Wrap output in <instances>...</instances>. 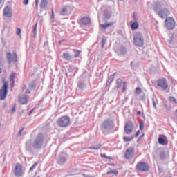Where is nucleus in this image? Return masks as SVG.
<instances>
[{
  "label": "nucleus",
  "mask_w": 177,
  "mask_h": 177,
  "mask_svg": "<svg viewBox=\"0 0 177 177\" xmlns=\"http://www.w3.org/2000/svg\"><path fill=\"white\" fill-rule=\"evenodd\" d=\"M160 160H165V158H167L165 151H164V149H160Z\"/></svg>",
  "instance_id": "393cba45"
},
{
  "label": "nucleus",
  "mask_w": 177,
  "mask_h": 177,
  "mask_svg": "<svg viewBox=\"0 0 177 177\" xmlns=\"http://www.w3.org/2000/svg\"><path fill=\"white\" fill-rule=\"evenodd\" d=\"M152 101L154 109H157V106L156 105V100H154V98H152Z\"/></svg>",
  "instance_id": "603ef678"
},
{
  "label": "nucleus",
  "mask_w": 177,
  "mask_h": 177,
  "mask_svg": "<svg viewBox=\"0 0 177 177\" xmlns=\"http://www.w3.org/2000/svg\"><path fill=\"white\" fill-rule=\"evenodd\" d=\"M107 175H111L113 174V175H117L118 174V171L117 169L111 170L109 171H107Z\"/></svg>",
  "instance_id": "7c9ffc66"
},
{
  "label": "nucleus",
  "mask_w": 177,
  "mask_h": 177,
  "mask_svg": "<svg viewBox=\"0 0 177 177\" xmlns=\"http://www.w3.org/2000/svg\"><path fill=\"white\" fill-rule=\"evenodd\" d=\"M133 21H138V14H136V12H133Z\"/></svg>",
  "instance_id": "a19ab883"
},
{
  "label": "nucleus",
  "mask_w": 177,
  "mask_h": 177,
  "mask_svg": "<svg viewBox=\"0 0 177 177\" xmlns=\"http://www.w3.org/2000/svg\"><path fill=\"white\" fill-rule=\"evenodd\" d=\"M3 15L4 16H6L7 17H12V8L9 7V6H6L3 10Z\"/></svg>",
  "instance_id": "ddd939ff"
},
{
  "label": "nucleus",
  "mask_w": 177,
  "mask_h": 177,
  "mask_svg": "<svg viewBox=\"0 0 177 177\" xmlns=\"http://www.w3.org/2000/svg\"><path fill=\"white\" fill-rule=\"evenodd\" d=\"M7 59L8 61L9 64L12 63V53H7Z\"/></svg>",
  "instance_id": "c756f323"
},
{
  "label": "nucleus",
  "mask_w": 177,
  "mask_h": 177,
  "mask_svg": "<svg viewBox=\"0 0 177 177\" xmlns=\"http://www.w3.org/2000/svg\"><path fill=\"white\" fill-rule=\"evenodd\" d=\"M102 147V144H98L96 146H91L89 147L90 150H99Z\"/></svg>",
  "instance_id": "cd10ccee"
},
{
  "label": "nucleus",
  "mask_w": 177,
  "mask_h": 177,
  "mask_svg": "<svg viewBox=\"0 0 177 177\" xmlns=\"http://www.w3.org/2000/svg\"><path fill=\"white\" fill-rule=\"evenodd\" d=\"M30 93V90H26V93Z\"/></svg>",
  "instance_id": "0e129e2a"
},
{
  "label": "nucleus",
  "mask_w": 177,
  "mask_h": 177,
  "mask_svg": "<svg viewBox=\"0 0 177 177\" xmlns=\"http://www.w3.org/2000/svg\"><path fill=\"white\" fill-rule=\"evenodd\" d=\"M144 136H145V133L142 134V135L140 136V139L142 138H143Z\"/></svg>",
  "instance_id": "e2e57ef3"
},
{
  "label": "nucleus",
  "mask_w": 177,
  "mask_h": 177,
  "mask_svg": "<svg viewBox=\"0 0 177 177\" xmlns=\"http://www.w3.org/2000/svg\"><path fill=\"white\" fill-rule=\"evenodd\" d=\"M100 26L104 30H106L107 27H110V26H111V24H100Z\"/></svg>",
  "instance_id": "72a5a7b5"
},
{
  "label": "nucleus",
  "mask_w": 177,
  "mask_h": 177,
  "mask_svg": "<svg viewBox=\"0 0 177 177\" xmlns=\"http://www.w3.org/2000/svg\"><path fill=\"white\" fill-rule=\"evenodd\" d=\"M131 67L132 70H135V64H133V62H131Z\"/></svg>",
  "instance_id": "3c124183"
},
{
  "label": "nucleus",
  "mask_w": 177,
  "mask_h": 177,
  "mask_svg": "<svg viewBox=\"0 0 177 177\" xmlns=\"http://www.w3.org/2000/svg\"><path fill=\"white\" fill-rule=\"evenodd\" d=\"M124 131L127 135H131L133 132V124H132V122H127L125 124Z\"/></svg>",
  "instance_id": "6e6552de"
},
{
  "label": "nucleus",
  "mask_w": 177,
  "mask_h": 177,
  "mask_svg": "<svg viewBox=\"0 0 177 177\" xmlns=\"http://www.w3.org/2000/svg\"><path fill=\"white\" fill-rule=\"evenodd\" d=\"M37 23L35 24V25L33 27V34H34V37H37Z\"/></svg>",
  "instance_id": "4c0bfd02"
},
{
  "label": "nucleus",
  "mask_w": 177,
  "mask_h": 177,
  "mask_svg": "<svg viewBox=\"0 0 177 177\" xmlns=\"http://www.w3.org/2000/svg\"><path fill=\"white\" fill-rule=\"evenodd\" d=\"M149 165L145 162H140L136 165V170L140 171L141 172H147L149 171Z\"/></svg>",
  "instance_id": "39448f33"
},
{
  "label": "nucleus",
  "mask_w": 177,
  "mask_h": 177,
  "mask_svg": "<svg viewBox=\"0 0 177 177\" xmlns=\"http://www.w3.org/2000/svg\"><path fill=\"white\" fill-rule=\"evenodd\" d=\"M58 125L62 128H66L70 125V118L68 116H63L58 120Z\"/></svg>",
  "instance_id": "20e7f679"
},
{
  "label": "nucleus",
  "mask_w": 177,
  "mask_h": 177,
  "mask_svg": "<svg viewBox=\"0 0 177 177\" xmlns=\"http://www.w3.org/2000/svg\"><path fill=\"white\" fill-rule=\"evenodd\" d=\"M158 86L159 88H162L164 91H167L168 89V84H167V79L162 78L158 80Z\"/></svg>",
  "instance_id": "1a4fd4ad"
},
{
  "label": "nucleus",
  "mask_w": 177,
  "mask_h": 177,
  "mask_svg": "<svg viewBox=\"0 0 177 177\" xmlns=\"http://www.w3.org/2000/svg\"><path fill=\"white\" fill-rule=\"evenodd\" d=\"M81 50H77V52L75 54V57H78L80 56V53H81Z\"/></svg>",
  "instance_id": "49530a36"
},
{
  "label": "nucleus",
  "mask_w": 177,
  "mask_h": 177,
  "mask_svg": "<svg viewBox=\"0 0 177 177\" xmlns=\"http://www.w3.org/2000/svg\"><path fill=\"white\" fill-rule=\"evenodd\" d=\"M62 57L64 60H68V62H70L71 60L72 57L68 54V53H64L62 55Z\"/></svg>",
  "instance_id": "412c9836"
},
{
  "label": "nucleus",
  "mask_w": 177,
  "mask_h": 177,
  "mask_svg": "<svg viewBox=\"0 0 177 177\" xmlns=\"http://www.w3.org/2000/svg\"><path fill=\"white\" fill-rule=\"evenodd\" d=\"M165 21V26L167 30H174L175 28V19L174 18L171 17H167Z\"/></svg>",
  "instance_id": "423d86ee"
},
{
  "label": "nucleus",
  "mask_w": 177,
  "mask_h": 177,
  "mask_svg": "<svg viewBox=\"0 0 177 177\" xmlns=\"http://www.w3.org/2000/svg\"><path fill=\"white\" fill-rule=\"evenodd\" d=\"M159 145H163V146H167L168 145V140H167V137L164 135H160L158 138Z\"/></svg>",
  "instance_id": "9d476101"
},
{
  "label": "nucleus",
  "mask_w": 177,
  "mask_h": 177,
  "mask_svg": "<svg viewBox=\"0 0 177 177\" xmlns=\"http://www.w3.org/2000/svg\"><path fill=\"white\" fill-rule=\"evenodd\" d=\"M11 62H14V63L17 62V54L16 53H13V57L11 58Z\"/></svg>",
  "instance_id": "2f4dec72"
},
{
  "label": "nucleus",
  "mask_w": 177,
  "mask_h": 177,
  "mask_svg": "<svg viewBox=\"0 0 177 177\" xmlns=\"http://www.w3.org/2000/svg\"><path fill=\"white\" fill-rule=\"evenodd\" d=\"M88 88V86L86 85V83L85 82L80 81L77 83V89L79 91H85Z\"/></svg>",
  "instance_id": "2eb2a0df"
},
{
  "label": "nucleus",
  "mask_w": 177,
  "mask_h": 177,
  "mask_svg": "<svg viewBox=\"0 0 177 177\" xmlns=\"http://www.w3.org/2000/svg\"><path fill=\"white\" fill-rule=\"evenodd\" d=\"M158 16H160V17H161L162 19H164L165 16H168V15H169V10L167 8H164L162 10H160L158 12Z\"/></svg>",
  "instance_id": "4468645a"
},
{
  "label": "nucleus",
  "mask_w": 177,
  "mask_h": 177,
  "mask_svg": "<svg viewBox=\"0 0 177 177\" xmlns=\"http://www.w3.org/2000/svg\"><path fill=\"white\" fill-rule=\"evenodd\" d=\"M107 160H113V158L110 157V156H106Z\"/></svg>",
  "instance_id": "052dcab7"
},
{
  "label": "nucleus",
  "mask_w": 177,
  "mask_h": 177,
  "mask_svg": "<svg viewBox=\"0 0 177 177\" xmlns=\"http://www.w3.org/2000/svg\"><path fill=\"white\" fill-rule=\"evenodd\" d=\"M103 132H110V131L114 129V122L111 120H105L102 126Z\"/></svg>",
  "instance_id": "7ed1b4c3"
},
{
  "label": "nucleus",
  "mask_w": 177,
  "mask_h": 177,
  "mask_svg": "<svg viewBox=\"0 0 177 177\" xmlns=\"http://www.w3.org/2000/svg\"><path fill=\"white\" fill-rule=\"evenodd\" d=\"M91 23V19L88 17H84L80 21V26H88Z\"/></svg>",
  "instance_id": "dca6fc26"
},
{
  "label": "nucleus",
  "mask_w": 177,
  "mask_h": 177,
  "mask_svg": "<svg viewBox=\"0 0 177 177\" xmlns=\"http://www.w3.org/2000/svg\"><path fill=\"white\" fill-rule=\"evenodd\" d=\"M24 4L28 5V0H24Z\"/></svg>",
  "instance_id": "4d7b16f0"
},
{
  "label": "nucleus",
  "mask_w": 177,
  "mask_h": 177,
  "mask_svg": "<svg viewBox=\"0 0 177 177\" xmlns=\"http://www.w3.org/2000/svg\"><path fill=\"white\" fill-rule=\"evenodd\" d=\"M127 48L124 46L120 47V48L117 52L118 56H125V55H127Z\"/></svg>",
  "instance_id": "f3484780"
},
{
  "label": "nucleus",
  "mask_w": 177,
  "mask_h": 177,
  "mask_svg": "<svg viewBox=\"0 0 177 177\" xmlns=\"http://www.w3.org/2000/svg\"><path fill=\"white\" fill-rule=\"evenodd\" d=\"M15 73H12L10 76V81L11 82V86H14V85H15Z\"/></svg>",
  "instance_id": "b1692460"
},
{
  "label": "nucleus",
  "mask_w": 177,
  "mask_h": 177,
  "mask_svg": "<svg viewBox=\"0 0 177 177\" xmlns=\"http://www.w3.org/2000/svg\"><path fill=\"white\" fill-rule=\"evenodd\" d=\"M134 153H135V149H133V148L127 149V151L124 153L125 159L129 160V158H131V157H132V156H133Z\"/></svg>",
  "instance_id": "9b49d317"
},
{
  "label": "nucleus",
  "mask_w": 177,
  "mask_h": 177,
  "mask_svg": "<svg viewBox=\"0 0 177 177\" xmlns=\"http://www.w3.org/2000/svg\"><path fill=\"white\" fill-rule=\"evenodd\" d=\"M48 6V0H41L40 3V8L44 9Z\"/></svg>",
  "instance_id": "5701e85b"
},
{
  "label": "nucleus",
  "mask_w": 177,
  "mask_h": 177,
  "mask_svg": "<svg viewBox=\"0 0 177 177\" xmlns=\"http://www.w3.org/2000/svg\"><path fill=\"white\" fill-rule=\"evenodd\" d=\"M52 10V19L55 18V12L53 11V8L51 9Z\"/></svg>",
  "instance_id": "864d4df0"
},
{
  "label": "nucleus",
  "mask_w": 177,
  "mask_h": 177,
  "mask_svg": "<svg viewBox=\"0 0 177 177\" xmlns=\"http://www.w3.org/2000/svg\"><path fill=\"white\" fill-rule=\"evenodd\" d=\"M169 99L170 102H173L175 103V104H177V101H176V99L175 98V97L169 96Z\"/></svg>",
  "instance_id": "c9c22d12"
},
{
  "label": "nucleus",
  "mask_w": 177,
  "mask_h": 177,
  "mask_svg": "<svg viewBox=\"0 0 177 177\" xmlns=\"http://www.w3.org/2000/svg\"><path fill=\"white\" fill-rule=\"evenodd\" d=\"M163 5L164 4L161 3H156V5L155 6V8H154V10H155L156 13H157L158 12L159 9H161V8H162Z\"/></svg>",
  "instance_id": "4be33fe9"
},
{
  "label": "nucleus",
  "mask_w": 177,
  "mask_h": 177,
  "mask_svg": "<svg viewBox=\"0 0 177 177\" xmlns=\"http://www.w3.org/2000/svg\"><path fill=\"white\" fill-rule=\"evenodd\" d=\"M62 154L63 153H61L60 157L57 160V162H58V164H59V165H63V164H64V162H66V161H67V160L66 159V157L63 156Z\"/></svg>",
  "instance_id": "6ab92c4d"
},
{
  "label": "nucleus",
  "mask_w": 177,
  "mask_h": 177,
  "mask_svg": "<svg viewBox=\"0 0 177 177\" xmlns=\"http://www.w3.org/2000/svg\"><path fill=\"white\" fill-rule=\"evenodd\" d=\"M101 157L106 158L107 156H106V154L101 153Z\"/></svg>",
  "instance_id": "13d9d810"
},
{
  "label": "nucleus",
  "mask_w": 177,
  "mask_h": 177,
  "mask_svg": "<svg viewBox=\"0 0 177 177\" xmlns=\"http://www.w3.org/2000/svg\"><path fill=\"white\" fill-rule=\"evenodd\" d=\"M144 127H145V123H143V121H141L140 123V130L143 131Z\"/></svg>",
  "instance_id": "37998d69"
},
{
  "label": "nucleus",
  "mask_w": 177,
  "mask_h": 177,
  "mask_svg": "<svg viewBox=\"0 0 177 177\" xmlns=\"http://www.w3.org/2000/svg\"><path fill=\"white\" fill-rule=\"evenodd\" d=\"M44 145H45V136L39 133L35 138L26 141V149L28 151L41 150L44 147Z\"/></svg>",
  "instance_id": "f257e3e1"
},
{
  "label": "nucleus",
  "mask_w": 177,
  "mask_h": 177,
  "mask_svg": "<svg viewBox=\"0 0 177 177\" xmlns=\"http://www.w3.org/2000/svg\"><path fill=\"white\" fill-rule=\"evenodd\" d=\"M39 20H42V17H41L40 15H39Z\"/></svg>",
  "instance_id": "69168bd1"
},
{
  "label": "nucleus",
  "mask_w": 177,
  "mask_h": 177,
  "mask_svg": "<svg viewBox=\"0 0 177 177\" xmlns=\"http://www.w3.org/2000/svg\"><path fill=\"white\" fill-rule=\"evenodd\" d=\"M133 138H135V136H133V135L131 137H129V138L124 136L123 137V140L125 142H132V140H133Z\"/></svg>",
  "instance_id": "a878e982"
},
{
  "label": "nucleus",
  "mask_w": 177,
  "mask_h": 177,
  "mask_svg": "<svg viewBox=\"0 0 177 177\" xmlns=\"http://www.w3.org/2000/svg\"><path fill=\"white\" fill-rule=\"evenodd\" d=\"M115 75V72L113 75H110L106 82V86H109V85H110L111 82H113V81L114 80Z\"/></svg>",
  "instance_id": "aec40b11"
},
{
  "label": "nucleus",
  "mask_w": 177,
  "mask_h": 177,
  "mask_svg": "<svg viewBox=\"0 0 177 177\" xmlns=\"http://www.w3.org/2000/svg\"><path fill=\"white\" fill-rule=\"evenodd\" d=\"M139 28V23L135 21L131 24V30H138Z\"/></svg>",
  "instance_id": "bb28decb"
},
{
  "label": "nucleus",
  "mask_w": 177,
  "mask_h": 177,
  "mask_svg": "<svg viewBox=\"0 0 177 177\" xmlns=\"http://www.w3.org/2000/svg\"><path fill=\"white\" fill-rule=\"evenodd\" d=\"M3 107H6V103L3 104Z\"/></svg>",
  "instance_id": "774afa93"
},
{
  "label": "nucleus",
  "mask_w": 177,
  "mask_h": 177,
  "mask_svg": "<svg viewBox=\"0 0 177 177\" xmlns=\"http://www.w3.org/2000/svg\"><path fill=\"white\" fill-rule=\"evenodd\" d=\"M122 84V80L121 78H118L117 80V88L119 89V88H121V84Z\"/></svg>",
  "instance_id": "473e14b6"
},
{
  "label": "nucleus",
  "mask_w": 177,
  "mask_h": 177,
  "mask_svg": "<svg viewBox=\"0 0 177 177\" xmlns=\"http://www.w3.org/2000/svg\"><path fill=\"white\" fill-rule=\"evenodd\" d=\"M37 165H38V163L35 162L33 165H32V167L30 168V171H32V169H34V168H35L37 167Z\"/></svg>",
  "instance_id": "c03bdc74"
},
{
  "label": "nucleus",
  "mask_w": 177,
  "mask_h": 177,
  "mask_svg": "<svg viewBox=\"0 0 177 177\" xmlns=\"http://www.w3.org/2000/svg\"><path fill=\"white\" fill-rule=\"evenodd\" d=\"M16 112V104L13 106L11 110L9 111L10 114H13Z\"/></svg>",
  "instance_id": "58836bf2"
},
{
  "label": "nucleus",
  "mask_w": 177,
  "mask_h": 177,
  "mask_svg": "<svg viewBox=\"0 0 177 177\" xmlns=\"http://www.w3.org/2000/svg\"><path fill=\"white\" fill-rule=\"evenodd\" d=\"M136 93H137V95H140V93H142V88L137 87L136 88Z\"/></svg>",
  "instance_id": "ea45409f"
},
{
  "label": "nucleus",
  "mask_w": 177,
  "mask_h": 177,
  "mask_svg": "<svg viewBox=\"0 0 177 177\" xmlns=\"http://www.w3.org/2000/svg\"><path fill=\"white\" fill-rule=\"evenodd\" d=\"M20 102L22 104H27V97H26V95H23L21 97Z\"/></svg>",
  "instance_id": "c85d7f7f"
},
{
  "label": "nucleus",
  "mask_w": 177,
  "mask_h": 177,
  "mask_svg": "<svg viewBox=\"0 0 177 177\" xmlns=\"http://www.w3.org/2000/svg\"><path fill=\"white\" fill-rule=\"evenodd\" d=\"M21 169H22L21 165L17 164L15 166V176H21V174H23V171Z\"/></svg>",
  "instance_id": "f8f14e48"
},
{
  "label": "nucleus",
  "mask_w": 177,
  "mask_h": 177,
  "mask_svg": "<svg viewBox=\"0 0 177 177\" xmlns=\"http://www.w3.org/2000/svg\"><path fill=\"white\" fill-rule=\"evenodd\" d=\"M133 41L136 46H139L142 48L145 45V39H143V35L140 32H137L134 35Z\"/></svg>",
  "instance_id": "f03ea898"
},
{
  "label": "nucleus",
  "mask_w": 177,
  "mask_h": 177,
  "mask_svg": "<svg viewBox=\"0 0 177 177\" xmlns=\"http://www.w3.org/2000/svg\"><path fill=\"white\" fill-rule=\"evenodd\" d=\"M104 14L105 17H106V19H110V17L111 16L110 15V12H109L108 11H104Z\"/></svg>",
  "instance_id": "79ce46f5"
},
{
  "label": "nucleus",
  "mask_w": 177,
  "mask_h": 177,
  "mask_svg": "<svg viewBox=\"0 0 177 177\" xmlns=\"http://www.w3.org/2000/svg\"><path fill=\"white\" fill-rule=\"evenodd\" d=\"M35 86H37V85L35 84V82H31V83L29 84V88H30L31 90L35 89Z\"/></svg>",
  "instance_id": "f704fd0d"
},
{
  "label": "nucleus",
  "mask_w": 177,
  "mask_h": 177,
  "mask_svg": "<svg viewBox=\"0 0 177 177\" xmlns=\"http://www.w3.org/2000/svg\"><path fill=\"white\" fill-rule=\"evenodd\" d=\"M36 2V7L38 6V0H35Z\"/></svg>",
  "instance_id": "680f3d73"
},
{
  "label": "nucleus",
  "mask_w": 177,
  "mask_h": 177,
  "mask_svg": "<svg viewBox=\"0 0 177 177\" xmlns=\"http://www.w3.org/2000/svg\"><path fill=\"white\" fill-rule=\"evenodd\" d=\"M20 34H21V29L17 28V35H20Z\"/></svg>",
  "instance_id": "8fccbe9b"
},
{
  "label": "nucleus",
  "mask_w": 177,
  "mask_h": 177,
  "mask_svg": "<svg viewBox=\"0 0 177 177\" xmlns=\"http://www.w3.org/2000/svg\"><path fill=\"white\" fill-rule=\"evenodd\" d=\"M142 114V112L140 111H137V115H140Z\"/></svg>",
  "instance_id": "bf43d9fd"
},
{
  "label": "nucleus",
  "mask_w": 177,
  "mask_h": 177,
  "mask_svg": "<svg viewBox=\"0 0 177 177\" xmlns=\"http://www.w3.org/2000/svg\"><path fill=\"white\" fill-rule=\"evenodd\" d=\"M8 96V82H4L2 88L0 90V99L3 100Z\"/></svg>",
  "instance_id": "0eeeda50"
},
{
  "label": "nucleus",
  "mask_w": 177,
  "mask_h": 177,
  "mask_svg": "<svg viewBox=\"0 0 177 177\" xmlns=\"http://www.w3.org/2000/svg\"><path fill=\"white\" fill-rule=\"evenodd\" d=\"M73 68H74V66H73L72 65H70L69 69H68L69 73H73Z\"/></svg>",
  "instance_id": "09e8293b"
},
{
  "label": "nucleus",
  "mask_w": 177,
  "mask_h": 177,
  "mask_svg": "<svg viewBox=\"0 0 177 177\" xmlns=\"http://www.w3.org/2000/svg\"><path fill=\"white\" fill-rule=\"evenodd\" d=\"M124 91H125V85L123 86L122 92H124Z\"/></svg>",
  "instance_id": "338daca9"
},
{
  "label": "nucleus",
  "mask_w": 177,
  "mask_h": 177,
  "mask_svg": "<svg viewBox=\"0 0 177 177\" xmlns=\"http://www.w3.org/2000/svg\"><path fill=\"white\" fill-rule=\"evenodd\" d=\"M172 41H174V35L170 36V39L169 40V44H172Z\"/></svg>",
  "instance_id": "de8ad7c7"
},
{
  "label": "nucleus",
  "mask_w": 177,
  "mask_h": 177,
  "mask_svg": "<svg viewBox=\"0 0 177 177\" xmlns=\"http://www.w3.org/2000/svg\"><path fill=\"white\" fill-rule=\"evenodd\" d=\"M61 16H68L70 15V10L68 7H64L60 11Z\"/></svg>",
  "instance_id": "a211bd4d"
},
{
  "label": "nucleus",
  "mask_w": 177,
  "mask_h": 177,
  "mask_svg": "<svg viewBox=\"0 0 177 177\" xmlns=\"http://www.w3.org/2000/svg\"><path fill=\"white\" fill-rule=\"evenodd\" d=\"M34 110H35V108H33L32 110L30 111L29 115H31V114H32V111H34Z\"/></svg>",
  "instance_id": "6e6d98bb"
},
{
  "label": "nucleus",
  "mask_w": 177,
  "mask_h": 177,
  "mask_svg": "<svg viewBox=\"0 0 177 177\" xmlns=\"http://www.w3.org/2000/svg\"><path fill=\"white\" fill-rule=\"evenodd\" d=\"M24 131V127H22V129H21L18 133V136H21V133H23V131Z\"/></svg>",
  "instance_id": "a18cd8bd"
},
{
  "label": "nucleus",
  "mask_w": 177,
  "mask_h": 177,
  "mask_svg": "<svg viewBox=\"0 0 177 177\" xmlns=\"http://www.w3.org/2000/svg\"><path fill=\"white\" fill-rule=\"evenodd\" d=\"M140 133V131L138 130L136 133V137L138 138V136H139V134Z\"/></svg>",
  "instance_id": "5fc2aeb1"
},
{
  "label": "nucleus",
  "mask_w": 177,
  "mask_h": 177,
  "mask_svg": "<svg viewBox=\"0 0 177 177\" xmlns=\"http://www.w3.org/2000/svg\"><path fill=\"white\" fill-rule=\"evenodd\" d=\"M106 44V37H102L101 40V46L102 48H104V45Z\"/></svg>",
  "instance_id": "e433bc0d"
}]
</instances>
